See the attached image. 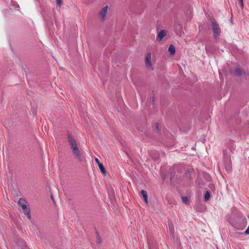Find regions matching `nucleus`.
Segmentation results:
<instances>
[{
	"label": "nucleus",
	"instance_id": "obj_14",
	"mask_svg": "<svg viewBox=\"0 0 249 249\" xmlns=\"http://www.w3.org/2000/svg\"><path fill=\"white\" fill-rule=\"evenodd\" d=\"M62 3V0H56L57 5L60 6Z\"/></svg>",
	"mask_w": 249,
	"mask_h": 249
},
{
	"label": "nucleus",
	"instance_id": "obj_5",
	"mask_svg": "<svg viewBox=\"0 0 249 249\" xmlns=\"http://www.w3.org/2000/svg\"><path fill=\"white\" fill-rule=\"evenodd\" d=\"M212 28L213 33V36L215 37H217L220 33V30L218 24L216 22L213 21L212 22Z\"/></svg>",
	"mask_w": 249,
	"mask_h": 249
},
{
	"label": "nucleus",
	"instance_id": "obj_18",
	"mask_svg": "<svg viewBox=\"0 0 249 249\" xmlns=\"http://www.w3.org/2000/svg\"><path fill=\"white\" fill-rule=\"evenodd\" d=\"M237 233L239 234H242V233H240V232H238Z\"/></svg>",
	"mask_w": 249,
	"mask_h": 249
},
{
	"label": "nucleus",
	"instance_id": "obj_8",
	"mask_svg": "<svg viewBox=\"0 0 249 249\" xmlns=\"http://www.w3.org/2000/svg\"><path fill=\"white\" fill-rule=\"evenodd\" d=\"M168 52L170 53L171 55H174L176 53L175 48L173 45L171 44L168 48Z\"/></svg>",
	"mask_w": 249,
	"mask_h": 249
},
{
	"label": "nucleus",
	"instance_id": "obj_12",
	"mask_svg": "<svg viewBox=\"0 0 249 249\" xmlns=\"http://www.w3.org/2000/svg\"><path fill=\"white\" fill-rule=\"evenodd\" d=\"M210 197V194L208 191H207L204 196V199L205 201H208Z\"/></svg>",
	"mask_w": 249,
	"mask_h": 249
},
{
	"label": "nucleus",
	"instance_id": "obj_11",
	"mask_svg": "<svg viewBox=\"0 0 249 249\" xmlns=\"http://www.w3.org/2000/svg\"><path fill=\"white\" fill-rule=\"evenodd\" d=\"M168 226L169 231L173 234L174 232V228L173 223L172 222L170 223Z\"/></svg>",
	"mask_w": 249,
	"mask_h": 249
},
{
	"label": "nucleus",
	"instance_id": "obj_13",
	"mask_svg": "<svg viewBox=\"0 0 249 249\" xmlns=\"http://www.w3.org/2000/svg\"><path fill=\"white\" fill-rule=\"evenodd\" d=\"M188 197L186 196H184L182 197V200L184 203H187V202H188Z\"/></svg>",
	"mask_w": 249,
	"mask_h": 249
},
{
	"label": "nucleus",
	"instance_id": "obj_17",
	"mask_svg": "<svg viewBox=\"0 0 249 249\" xmlns=\"http://www.w3.org/2000/svg\"><path fill=\"white\" fill-rule=\"evenodd\" d=\"M242 5L243 4V0H239Z\"/></svg>",
	"mask_w": 249,
	"mask_h": 249
},
{
	"label": "nucleus",
	"instance_id": "obj_6",
	"mask_svg": "<svg viewBox=\"0 0 249 249\" xmlns=\"http://www.w3.org/2000/svg\"><path fill=\"white\" fill-rule=\"evenodd\" d=\"M167 31L165 30H161L158 34L157 39L161 41L162 40L164 37H165L167 35Z\"/></svg>",
	"mask_w": 249,
	"mask_h": 249
},
{
	"label": "nucleus",
	"instance_id": "obj_19",
	"mask_svg": "<svg viewBox=\"0 0 249 249\" xmlns=\"http://www.w3.org/2000/svg\"><path fill=\"white\" fill-rule=\"evenodd\" d=\"M157 129H158V124L157 125Z\"/></svg>",
	"mask_w": 249,
	"mask_h": 249
},
{
	"label": "nucleus",
	"instance_id": "obj_10",
	"mask_svg": "<svg viewBox=\"0 0 249 249\" xmlns=\"http://www.w3.org/2000/svg\"><path fill=\"white\" fill-rule=\"evenodd\" d=\"M98 166H99V169H100L101 173L103 175H106V169H105L104 166L103 165V164L102 163L101 164H99V165H98Z\"/></svg>",
	"mask_w": 249,
	"mask_h": 249
},
{
	"label": "nucleus",
	"instance_id": "obj_7",
	"mask_svg": "<svg viewBox=\"0 0 249 249\" xmlns=\"http://www.w3.org/2000/svg\"><path fill=\"white\" fill-rule=\"evenodd\" d=\"M141 194L143 198L145 203L147 205L148 203V201L147 192L144 190H142L141 191Z\"/></svg>",
	"mask_w": 249,
	"mask_h": 249
},
{
	"label": "nucleus",
	"instance_id": "obj_2",
	"mask_svg": "<svg viewBox=\"0 0 249 249\" xmlns=\"http://www.w3.org/2000/svg\"><path fill=\"white\" fill-rule=\"evenodd\" d=\"M109 7L108 5H106L102 7L98 12V18L100 21L104 22L107 19Z\"/></svg>",
	"mask_w": 249,
	"mask_h": 249
},
{
	"label": "nucleus",
	"instance_id": "obj_15",
	"mask_svg": "<svg viewBox=\"0 0 249 249\" xmlns=\"http://www.w3.org/2000/svg\"><path fill=\"white\" fill-rule=\"evenodd\" d=\"M95 160L96 163L98 164V165H99V164H102L101 163H100V160L98 158H95Z\"/></svg>",
	"mask_w": 249,
	"mask_h": 249
},
{
	"label": "nucleus",
	"instance_id": "obj_4",
	"mask_svg": "<svg viewBox=\"0 0 249 249\" xmlns=\"http://www.w3.org/2000/svg\"><path fill=\"white\" fill-rule=\"evenodd\" d=\"M151 58H152V54L151 53H148L145 57V64L146 67V68L148 69L153 70L154 67L153 66L152 62H151Z\"/></svg>",
	"mask_w": 249,
	"mask_h": 249
},
{
	"label": "nucleus",
	"instance_id": "obj_16",
	"mask_svg": "<svg viewBox=\"0 0 249 249\" xmlns=\"http://www.w3.org/2000/svg\"><path fill=\"white\" fill-rule=\"evenodd\" d=\"M98 243H100L101 242V239L100 237H99V238L98 239Z\"/></svg>",
	"mask_w": 249,
	"mask_h": 249
},
{
	"label": "nucleus",
	"instance_id": "obj_3",
	"mask_svg": "<svg viewBox=\"0 0 249 249\" xmlns=\"http://www.w3.org/2000/svg\"><path fill=\"white\" fill-rule=\"evenodd\" d=\"M27 202L23 198H20L18 200V204L21 207L22 210L24 211V214L27 216L29 219H30L31 217L30 215V208L27 207Z\"/></svg>",
	"mask_w": 249,
	"mask_h": 249
},
{
	"label": "nucleus",
	"instance_id": "obj_1",
	"mask_svg": "<svg viewBox=\"0 0 249 249\" xmlns=\"http://www.w3.org/2000/svg\"><path fill=\"white\" fill-rule=\"evenodd\" d=\"M68 142L71 145L72 153L74 157L79 161H82L83 157L80 150L79 149L76 142L70 134L68 135Z\"/></svg>",
	"mask_w": 249,
	"mask_h": 249
},
{
	"label": "nucleus",
	"instance_id": "obj_9",
	"mask_svg": "<svg viewBox=\"0 0 249 249\" xmlns=\"http://www.w3.org/2000/svg\"><path fill=\"white\" fill-rule=\"evenodd\" d=\"M244 73V72L242 69H241L239 67H236L235 71V75L237 76H241L242 74Z\"/></svg>",
	"mask_w": 249,
	"mask_h": 249
}]
</instances>
